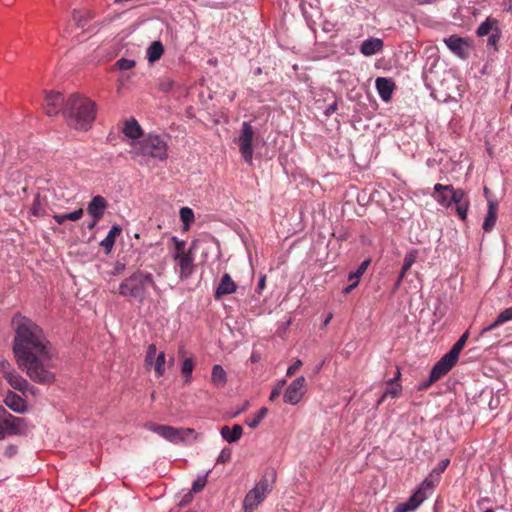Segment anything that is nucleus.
<instances>
[{"label": "nucleus", "instance_id": "nucleus-1", "mask_svg": "<svg viewBox=\"0 0 512 512\" xmlns=\"http://www.w3.org/2000/svg\"><path fill=\"white\" fill-rule=\"evenodd\" d=\"M11 327L12 351L19 369L37 384H53L57 353L43 328L19 312L13 315Z\"/></svg>", "mask_w": 512, "mask_h": 512}, {"label": "nucleus", "instance_id": "nucleus-2", "mask_svg": "<svg viewBox=\"0 0 512 512\" xmlns=\"http://www.w3.org/2000/svg\"><path fill=\"white\" fill-rule=\"evenodd\" d=\"M62 115L69 127L87 131L96 118L95 102L77 93L70 94L66 98Z\"/></svg>", "mask_w": 512, "mask_h": 512}, {"label": "nucleus", "instance_id": "nucleus-3", "mask_svg": "<svg viewBox=\"0 0 512 512\" xmlns=\"http://www.w3.org/2000/svg\"><path fill=\"white\" fill-rule=\"evenodd\" d=\"M152 288L159 293L152 273L144 270H136L119 284V294L127 300H135L144 303L149 289Z\"/></svg>", "mask_w": 512, "mask_h": 512}, {"label": "nucleus", "instance_id": "nucleus-4", "mask_svg": "<svg viewBox=\"0 0 512 512\" xmlns=\"http://www.w3.org/2000/svg\"><path fill=\"white\" fill-rule=\"evenodd\" d=\"M432 197L443 208H451L455 205V211L461 220H466L470 200L466 192L461 188H454L453 185L437 183L433 187Z\"/></svg>", "mask_w": 512, "mask_h": 512}, {"label": "nucleus", "instance_id": "nucleus-5", "mask_svg": "<svg viewBox=\"0 0 512 512\" xmlns=\"http://www.w3.org/2000/svg\"><path fill=\"white\" fill-rule=\"evenodd\" d=\"M134 157L143 159L166 160L168 157V145L163 137L157 134H148L141 140L131 142Z\"/></svg>", "mask_w": 512, "mask_h": 512}, {"label": "nucleus", "instance_id": "nucleus-6", "mask_svg": "<svg viewBox=\"0 0 512 512\" xmlns=\"http://www.w3.org/2000/svg\"><path fill=\"white\" fill-rule=\"evenodd\" d=\"M277 473L273 468L266 469L261 479L246 494L243 501V510L253 512L261 504L266 496L270 494L276 482Z\"/></svg>", "mask_w": 512, "mask_h": 512}, {"label": "nucleus", "instance_id": "nucleus-7", "mask_svg": "<svg viewBox=\"0 0 512 512\" xmlns=\"http://www.w3.org/2000/svg\"><path fill=\"white\" fill-rule=\"evenodd\" d=\"M0 428L9 435H27L33 425L23 417H17L0 407Z\"/></svg>", "mask_w": 512, "mask_h": 512}, {"label": "nucleus", "instance_id": "nucleus-8", "mask_svg": "<svg viewBox=\"0 0 512 512\" xmlns=\"http://www.w3.org/2000/svg\"><path fill=\"white\" fill-rule=\"evenodd\" d=\"M147 428L173 444L184 442L190 435L196 437L195 430L192 428H175L160 424H149Z\"/></svg>", "mask_w": 512, "mask_h": 512}, {"label": "nucleus", "instance_id": "nucleus-9", "mask_svg": "<svg viewBox=\"0 0 512 512\" xmlns=\"http://www.w3.org/2000/svg\"><path fill=\"white\" fill-rule=\"evenodd\" d=\"M434 488V483L426 478L419 488L403 503H399L393 512H411L416 510L422 502L428 497Z\"/></svg>", "mask_w": 512, "mask_h": 512}, {"label": "nucleus", "instance_id": "nucleus-10", "mask_svg": "<svg viewBox=\"0 0 512 512\" xmlns=\"http://www.w3.org/2000/svg\"><path fill=\"white\" fill-rule=\"evenodd\" d=\"M253 138H254V130L249 122H243L241 127V132L239 138L237 140L240 153L248 164L252 163L253 160Z\"/></svg>", "mask_w": 512, "mask_h": 512}, {"label": "nucleus", "instance_id": "nucleus-11", "mask_svg": "<svg viewBox=\"0 0 512 512\" xmlns=\"http://www.w3.org/2000/svg\"><path fill=\"white\" fill-rule=\"evenodd\" d=\"M197 247V240L191 242L187 250V254L174 257L179 267V277L181 280H186L192 276L195 271L194 253Z\"/></svg>", "mask_w": 512, "mask_h": 512}, {"label": "nucleus", "instance_id": "nucleus-12", "mask_svg": "<svg viewBox=\"0 0 512 512\" xmlns=\"http://www.w3.org/2000/svg\"><path fill=\"white\" fill-rule=\"evenodd\" d=\"M469 337V331L464 332L461 337L457 340V342L452 346L449 352L444 354L439 362V370L440 368L448 369L449 371L453 368V366L456 364L459 354L462 351L463 347L466 344V341Z\"/></svg>", "mask_w": 512, "mask_h": 512}, {"label": "nucleus", "instance_id": "nucleus-13", "mask_svg": "<svg viewBox=\"0 0 512 512\" xmlns=\"http://www.w3.org/2000/svg\"><path fill=\"white\" fill-rule=\"evenodd\" d=\"M306 380L303 376L297 377L287 387L283 399L285 403L290 405L298 404L305 394Z\"/></svg>", "mask_w": 512, "mask_h": 512}, {"label": "nucleus", "instance_id": "nucleus-14", "mask_svg": "<svg viewBox=\"0 0 512 512\" xmlns=\"http://www.w3.org/2000/svg\"><path fill=\"white\" fill-rule=\"evenodd\" d=\"M66 98L60 93L55 91L46 92L43 109L46 115L53 117L58 115L65 106Z\"/></svg>", "mask_w": 512, "mask_h": 512}, {"label": "nucleus", "instance_id": "nucleus-15", "mask_svg": "<svg viewBox=\"0 0 512 512\" xmlns=\"http://www.w3.org/2000/svg\"><path fill=\"white\" fill-rule=\"evenodd\" d=\"M444 43L449 50L461 59H467L469 56V43L456 35H451L444 39Z\"/></svg>", "mask_w": 512, "mask_h": 512}, {"label": "nucleus", "instance_id": "nucleus-16", "mask_svg": "<svg viewBox=\"0 0 512 512\" xmlns=\"http://www.w3.org/2000/svg\"><path fill=\"white\" fill-rule=\"evenodd\" d=\"M107 208V201L104 197L97 195L88 203L87 212L95 219H101Z\"/></svg>", "mask_w": 512, "mask_h": 512}, {"label": "nucleus", "instance_id": "nucleus-17", "mask_svg": "<svg viewBox=\"0 0 512 512\" xmlns=\"http://www.w3.org/2000/svg\"><path fill=\"white\" fill-rule=\"evenodd\" d=\"M395 84L390 78L378 77L376 79V89L380 98L387 102L391 99Z\"/></svg>", "mask_w": 512, "mask_h": 512}, {"label": "nucleus", "instance_id": "nucleus-18", "mask_svg": "<svg viewBox=\"0 0 512 512\" xmlns=\"http://www.w3.org/2000/svg\"><path fill=\"white\" fill-rule=\"evenodd\" d=\"M4 403L7 407L16 413H24L27 410L26 401L21 396L12 391H9L6 394Z\"/></svg>", "mask_w": 512, "mask_h": 512}, {"label": "nucleus", "instance_id": "nucleus-19", "mask_svg": "<svg viewBox=\"0 0 512 512\" xmlns=\"http://www.w3.org/2000/svg\"><path fill=\"white\" fill-rule=\"evenodd\" d=\"M236 288H237V286H236L235 282L232 280L231 276L228 273H225L222 276V278L215 290V298L219 299L223 295L232 294L236 291Z\"/></svg>", "mask_w": 512, "mask_h": 512}, {"label": "nucleus", "instance_id": "nucleus-20", "mask_svg": "<svg viewBox=\"0 0 512 512\" xmlns=\"http://www.w3.org/2000/svg\"><path fill=\"white\" fill-rule=\"evenodd\" d=\"M509 321H512V307H509L502 311L491 324L483 327L479 335L484 336L487 332L495 330L500 325Z\"/></svg>", "mask_w": 512, "mask_h": 512}, {"label": "nucleus", "instance_id": "nucleus-21", "mask_svg": "<svg viewBox=\"0 0 512 512\" xmlns=\"http://www.w3.org/2000/svg\"><path fill=\"white\" fill-rule=\"evenodd\" d=\"M5 379L12 388L22 393H25L29 389L34 388L16 370L13 373H10V375H8Z\"/></svg>", "mask_w": 512, "mask_h": 512}, {"label": "nucleus", "instance_id": "nucleus-22", "mask_svg": "<svg viewBox=\"0 0 512 512\" xmlns=\"http://www.w3.org/2000/svg\"><path fill=\"white\" fill-rule=\"evenodd\" d=\"M383 41L379 38H368L364 40L360 46V52L364 56H372L381 51Z\"/></svg>", "mask_w": 512, "mask_h": 512}, {"label": "nucleus", "instance_id": "nucleus-23", "mask_svg": "<svg viewBox=\"0 0 512 512\" xmlns=\"http://www.w3.org/2000/svg\"><path fill=\"white\" fill-rule=\"evenodd\" d=\"M211 383L214 387L224 388L228 381V376L224 368L220 364H215L211 371Z\"/></svg>", "mask_w": 512, "mask_h": 512}, {"label": "nucleus", "instance_id": "nucleus-24", "mask_svg": "<svg viewBox=\"0 0 512 512\" xmlns=\"http://www.w3.org/2000/svg\"><path fill=\"white\" fill-rule=\"evenodd\" d=\"M220 434L226 442L235 443L242 437L243 428L239 424H235L232 428L229 426H223Z\"/></svg>", "mask_w": 512, "mask_h": 512}, {"label": "nucleus", "instance_id": "nucleus-25", "mask_svg": "<svg viewBox=\"0 0 512 512\" xmlns=\"http://www.w3.org/2000/svg\"><path fill=\"white\" fill-rule=\"evenodd\" d=\"M497 210V203L488 201V210L482 225L485 232H490L494 228L497 219Z\"/></svg>", "mask_w": 512, "mask_h": 512}, {"label": "nucleus", "instance_id": "nucleus-26", "mask_svg": "<svg viewBox=\"0 0 512 512\" xmlns=\"http://www.w3.org/2000/svg\"><path fill=\"white\" fill-rule=\"evenodd\" d=\"M123 133L126 137L130 138L132 142L138 141V138L142 135V128L134 118H131L125 122Z\"/></svg>", "mask_w": 512, "mask_h": 512}, {"label": "nucleus", "instance_id": "nucleus-27", "mask_svg": "<svg viewBox=\"0 0 512 512\" xmlns=\"http://www.w3.org/2000/svg\"><path fill=\"white\" fill-rule=\"evenodd\" d=\"M122 229L119 225H113L106 237L100 242V246L104 248L106 254H109L114 246L115 238L121 233Z\"/></svg>", "mask_w": 512, "mask_h": 512}, {"label": "nucleus", "instance_id": "nucleus-28", "mask_svg": "<svg viewBox=\"0 0 512 512\" xmlns=\"http://www.w3.org/2000/svg\"><path fill=\"white\" fill-rule=\"evenodd\" d=\"M94 18L95 13L88 9L75 10L73 12V20L80 28H84Z\"/></svg>", "mask_w": 512, "mask_h": 512}, {"label": "nucleus", "instance_id": "nucleus-29", "mask_svg": "<svg viewBox=\"0 0 512 512\" xmlns=\"http://www.w3.org/2000/svg\"><path fill=\"white\" fill-rule=\"evenodd\" d=\"M163 53V44L160 41H153L146 50L147 60L154 63L162 57Z\"/></svg>", "mask_w": 512, "mask_h": 512}, {"label": "nucleus", "instance_id": "nucleus-30", "mask_svg": "<svg viewBox=\"0 0 512 512\" xmlns=\"http://www.w3.org/2000/svg\"><path fill=\"white\" fill-rule=\"evenodd\" d=\"M437 368H439L438 361L433 366V368L430 372L429 379L419 385V387H418L419 390L427 389L433 382L439 380L441 377H443L444 375H446L449 372V370L447 368L446 369L440 368L441 370H439Z\"/></svg>", "mask_w": 512, "mask_h": 512}, {"label": "nucleus", "instance_id": "nucleus-31", "mask_svg": "<svg viewBox=\"0 0 512 512\" xmlns=\"http://www.w3.org/2000/svg\"><path fill=\"white\" fill-rule=\"evenodd\" d=\"M83 216V210L77 209L75 211H72L70 213L65 214H54L53 218L58 224H63L65 221H78Z\"/></svg>", "mask_w": 512, "mask_h": 512}, {"label": "nucleus", "instance_id": "nucleus-32", "mask_svg": "<svg viewBox=\"0 0 512 512\" xmlns=\"http://www.w3.org/2000/svg\"><path fill=\"white\" fill-rule=\"evenodd\" d=\"M389 387L385 390L383 395L378 400V405L382 404L387 397L396 398L400 395L402 391V387L399 383H393L392 385H388Z\"/></svg>", "mask_w": 512, "mask_h": 512}, {"label": "nucleus", "instance_id": "nucleus-33", "mask_svg": "<svg viewBox=\"0 0 512 512\" xmlns=\"http://www.w3.org/2000/svg\"><path fill=\"white\" fill-rule=\"evenodd\" d=\"M369 264H370V260H364L355 271L349 273L348 281L349 282H357V285H358L360 277L367 270Z\"/></svg>", "mask_w": 512, "mask_h": 512}, {"label": "nucleus", "instance_id": "nucleus-34", "mask_svg": "<svg viewBox=\"0 0 512 512\" xmlns=\"http://www.w3.org/2000/svg\"><path fill=\"white\" fill-rule=\"evenodd\" d=\"M267 413L268 409L266 407H262L257 411L254 417L246 420V425L250 428H257Z\"/></svg>", "mask_w": 512, "mask_h": 512}, {"label": "nucleus", "instance_id": "nucleus-35", "mask_svg": "<svg viewBox=\"0 0 512 512\" xmlns=\"http://www.w3.org/2000/svg\"><path fill=\"white\" fill-rule=\"evenodd\" d=\"M30 212L35 217H43L46 215V209L41 202L39 194L34 198Z\"/></svg>", "mask_w": 512, "mask_h": 512}, {"label": "nucleus", "instance_id": "nucleus-36", "mask_svg": "<svg viewBox=\"0 0 512 512\" xmlns=\"http://www.w3.org/2000/svg\"><path fill=\"white\" fill-rule=\"evenodd\" d=\"M194 364L191 358H187L183 361L181 367V373L184 376L185 383L188 384L192 380V372H193Z\"/></svg>", "mask_w": 512, "mask_h": 512}, {"label": "nucleus", "instance_id": "nucleus-37", "mask_svg": "<svg viewBox=\"0 0 512 512\" xmlns=\"http://www.w3.org/2000/svg\"><path fill=\"white\" fill-rule=\"evenodd\" d=\"M497 21L494 20V19H490V18H487L484 22H482L479 27L477 28V35L482 37V36H486V35H489L491 30H492V26L494 24H496Z\"/></svg>", "mask_w": 512, "mask_h": 512}, {"label": "nucleus", "instance_id": "nucleus-38", "mask_svg": "<svg viewBox=\"0 0 512 512\" xmlns=\"http://www.w3.org/2000/svg\"><path fill=\"white\" fill-rule=\"evenodd\" d=\"M180 218L183 222L185 228H188L190 224L194 221V212L189 207H182L180 209Z\"/></svg>", "mask_w": 512, "mask_h": 512}, {"label": "nucleus", "instance_id": "nucleus-39", "mask_svg": "<svg viewBox=\"0 0 512 512\" xmlns=\"http://www.w3.org/2000/svg\"><path fill=\"white\" fill-rule=\"evenodd\" d=\"M164 365H165V355L163 352H161L157 356L155 364H154V370L158 377H161L164 375V373H165Z\"/></svg>", "mask_w": 512, "mask_h": 512}, {"label": "nucleus", "instance_id": "nucleus-40", "mask_svg": "<svg viewBox=\"0 0 512 512\" xmlns=\"http://www.w3.org/2000/svg\"><path fill=\"white\" fill-rule=\"evenodd\" d=\"M207 476H208V473H206L205 475H202V476H198L192 483L191 492H193V493L200 492L205 487V485L207 483Z\"/></svg>", "mask_w": 512, "mask_h": 512}, {"label": "nucleus", "instance_id": "nucleus-41", "mask_svg": "<svg viewBox=\"0 0 512 512\" xmlns=\"http://www.w3.org/2000/svg\"><path fill=\"white\" fill-rule=\"evenodd\" d=\"M418 256V250L417 249H411L405 254L403 266L405 268H411V266L415 263Z\"/></svg>", "mask_w": 512, "mask_h": 512}, {"label": "nucleus", "instance_id": "nucleus-42", "mask_svg": "<svg viewBox=\"0 0 512 512\" xmlns=\"http://www.w3.org/2000/svg\"><path fill=\"white\" fill-rule=\"evenodd\" d=\"M172 239L175 242V251L173 253V258L187 254L185 242L183 240H179L177 237H173Z\"/></svg>", "mask_w": 512, "mask_h": 512}, {"label": "nucleus", "instance_id": "nucleus-43", "mask_svg": "<svg viewBox=\"0 0 512 512\" xmlns=\"http://www.w3.org/2000/svg\"><path fill=\"white\" fill-rule=\"evenodd\" d=\"M136 62L132 59L120 58L116 65L120 70H129L135 66Z\"/></svg>", "mask_w": 512, "mask_h": 512}, {"label": "nucleus", "instance_id": "nucleus-44", "mask_svg": "<svg viewBox=\"0 0 512 512\" xmlns=\"http://www.w3.org/2000/svg\"><path fill=\"white\" fill-rule=\"evenodd\" d=\"M232 450L230 448H223L217 457V463H226L231 459Z\"/></svg>", "mask_w": 512, "mask_h": 512}, {"label": "nucleus", "instance_id": "nucleus-45", "mask_svg": "<svg viewBox=\"0 0 512 512\" xmlns=\"http://www.w3.org/2000/svg\"><path fill=\"white\" fill-rule=\"evenodd\" d=\"M14 371L15 369L12 368L11 364L7 360H0V372L4 378H6L8 375H10V373H13Z\"/></svg>", "mask_w": 512, "mask_h": 512}, {"label": "nucleus", "instance_id": "nucleus-46", "mask_svg": "<svg viewBox=\"0 0 512 512\" xmlns=\"http://www.w3.org/2000/svg\"><path fill=\"white\" fill-rule=\"evenodd\" d=\"M285 383H286V381H285V380H282V381H280V382L278 383V385H277V386H275V387L272 389V391H271V393H270V397H269V400H270V401H274L276 398H278V397H279V395H280V393H281V391H282V388H283V386H284V384H285Z\"/></svg>", "mask_w": 512, "mask_h": 512}, {"label": "nucleus", "instance_id": "nucleus-47", "mask_svg": "<svg viewBox=\"0 0 512 512\" xmlns=\"http://www.w3.org/2000/svg\"><path fill=\"white\" fill-rule=\"evenodd\" d=\"M302 366V361L297 359L291 366L287 369V376H292L296 373V371Z\"/></svg>", "mask_w": 512, "mask_h": 512}, {"label": "nucleus", "instance_id": "nucleus-48", "mask_svg": "<svg viewBox=\"0 0 512 512\" xmlns=\"http://www.w3.org/2000/svg\"><path fill=\"white\" fill-rule=\"evenodd\" d=\"M265 284H266V275L262 274L260 277H259V280H258V283H257V288H256V292L258 294L262 293V291L264 290L265 288Z\"/></svg>", "mask_w": 512, "mask_h": 512}, {"label": "nucleus", "instance_id": "nucleus-49", "mask_svg": "<svg viewBox=\"0 0 512 512\" xmlns=\"http://www.w3.org/2000/svg\"><path fill=\"white\" fill-rule=\"evenodd\" d=\"M156 355L155 344H150L147 349L146 361L151 360Z\"/></svg>", "mask_w": 512, "mask_h": 512}, {"label": "nucleus", "instance_id": "nucleus-50", "mask_svg": "<svg viewBox=\"0 0 512 512\" xmlns=\"http://www.w3.org/2000/svg\"><path fill=\"white\" fill-rule=\"evenodd\" d=\"M449 463H450L449 459L441 460L438 465V468H437V473L438 474L443 473L445 471V469L448 467Z\"/></svg>", "mask_w": 512, "mask_h": 512}, {"label": "nucleus", "instance_id": "nucleus-51", "mask_svg": "<svg viewBox=\"0 0 512 512\" xmlns=\"http://www.w3.org/2000/svg\"><path fill=\"white\" fill-rule=\"evenodd\" d=\"M499 38L500 36L498 32L491 34L488 38V45L496 46L497 42L499 41Z\"/></svg>", "mask_w": 512, "mask_h": 512}, {"label": "nucleus", "instance_id": "nucleus-52", "mask_svg": "<svg viewBox=\"0 0 512 512\" xmlns=\"http://www.w3.org/2000/svg\"><path fill=\"white\" fill-rule=\"evenodd\" d=\"M17 453V447L13 445H9L5 449V455L8 457H12Z\"/></svg>", "mask_w": 512, "mask_h": 512}, {"label": "nucleus", "instance_id": "nucleus-53", "mask_svg": "<svg viewBox=\"0 0 512 512\" xmlns=\"http://www.w3.org/2000/svg\"><path fill=\"white\" fill-rule=\"evenodd\" d=\"M337 110V103L336 102H333L332 104H330L326 110H325V115L327 116H330L331 114H333L335 111Z\"/></svg>", "mask_w": 512, "mask_h": 512}, {"label": "nucleus", "instance_id": "nucleus-54", "mask_svg": "<svg viewBox=\"0 0 512 512\" xmlns=\"http://www.w3.org/2000/svg\"><path fill=\"white\" fill-rule=\"evenodd\" d=\"M125 270V264L116 262L115 264V271L113 272V275L120 274Z\"/></svg>", "mask_w": 512, "mask_h": 512}, {"label": "nucleus", "instance_id": "nucleus-55", "mask_svg": "<svg viewBox=\"0 0 512 512\" xmlns=\"http://www.w3.org/2000/svg\"><path fill=\"white\" fill-rule=\"evenodd\" d=\"M358 285H357V282H351L350 285H348L347 287H345L343 289V294L344 295H347L349 294L354 288H356Z\"/></svg>", "mask_w": 512, "mask_h": 512}, {"label": "nucleus", "instance_id": "nucleus-56", "mask_svg": "<svg viewBox=\"0 0 512 512\" xmlns=\"http://www.w3.org/2000/svg\"><path fill=\"white\" fill-rule=\"evenodd\" d=\"M400 377H401V372H400V370H399V369H397L395 376H394L392 379H390V380L387 382V384H388V385H392L393 383H398V381H399Z\"/></svg>", "mask_w": 512, "mask_h": 512}, {"label": "nucleus", "instance_id": "nucleus-57", "mask_svg": "<svg viewBox=\"0 0 512 512\" xmlns=\"http://www.w3.org/2000/svg\"><path fill=\"white\" fill-rule=\"evenodd\" d=\"M99 221H100V219L92 218V221L90 223H88L87 228L92 230L97 225V223Z\"/></svg>", "mask_w": 512, "mask_h": 512}, {"label": "nucleus", "instance_id": "nucleus-58", "mask_svg": "<svg viewBox=\"0 0 512 512\" xmlns=\"http://www.w3.org/2000/svg\"><path fill=\"white\" fill-rule=\"evenodd\" d=\"M403 279H404V276H402V275H400V274H399V275H398V278H397V280H396V282H395V285H394V288H395V289H398V288H399V286H400V285H401V283L403 282Z\"/></svg>", "mask_w": 512, "mask_h": 512}, {"label": "nucleus", "instance_id": "nucleus-59", "mask_svg": "<svg viewBox=\"0 0 512 512\" xmlns=\"http://www.w3.org/2000/svg\"><path fill=\"white\" fill-rule=\"evenodd\" d=\"M248 407H249V402H248V401H246V402L243 404L242 408H241V409H239V410L234 414V417H235V416H237V415H239V414H240V413H242L243 411H245Z\"/></svg>", "mask_w": 512, "mask_h": 512}, {"label": "nucleus", "instance_id": "nucleus-60", "mask_svg": "<svg viewBox=\"0 0 512 512\" xmlns=\"http://www.w3.org/2000/svg\"><path fill=\"white\" fill-rule=\"evenodd\" d=\"M192 493H193V492H191V491H190V492H188V493L184 496L183 501H184V502H188V501H190V500L192 499Z\"/></svg>", "mask_w": 512, "mask_h": 512}, {"label": "nucleus", "instance_id": "nucleus-61", "mask_svg": "<svg viewBox=\"0 0 512 512\" xmlns=\"http://www.w3.org/2000/svg\"><path fill=\"white\" fill-rule=\"evenodd\" d=\"M408 270H409V268H405V266H402L399 274L405 277Z\"/></svg>", "mask_w": 512, "mask_h": 512}, {"label": "nucleus", "instance_id": "nucleus-62", "mask_svg": "<svg viewBox=\"0 0 512 512\" xmlns=\"http://www.w3.org/2000/svg\"><path fill=\"white\" fill-rule=\"evenodd\" d=\"M5 433L6 432L3 429L0 428V440L4 439Z\"/></svg>", "mask_w": 512, "mask_h": 512}, {"label": "nucleus", "instance_id": "nucleus-63", "mask_svg": "<svg viewBox=\"0 0 512 512\" xmlns=\"http://www.w3.org/2000/svg\"><path fill=\"white\" fill-rule=\"evenodd\" d=\"M331 318H332V315H329V316L326 318V320H325L324 324H325V325H326V324H328V323H329V321L331 320Z\"/></svg>", "mask_w": 512, "mask_h": 512}, {"label": "nucleus", "instance_id": "nucleus-64", "mask_svg": "<svg viewBox=\"0 0 512 512\" xmlns=\"http://www.w3.org/2000/svg\"><path fill=\"white\" fill-rule=\"evenodd\" d=\"M483 512H495V510L493 508H487Z\"/></svg>", "mask_w": 512, "mask_h": 512}]
</instances>
